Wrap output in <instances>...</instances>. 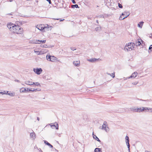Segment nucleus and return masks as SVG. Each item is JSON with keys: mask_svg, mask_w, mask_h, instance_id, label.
Here are the masks:
<instances>
[{"mask_svg": "<svg viewBox=\"0 0 152 152\" xmlns=\"http://www.w3.org/2000/svg\"><path fill=\"white\" fill-rule=\"evenodd\" d=\"M44 142L46 144L49 146L50 147L52 148L53 147V146L47 141L45 140L44 141Z\"/></svg>", "mask_w": 152, "mask_h": 152, "instance_id": "obj_22", "label": "nucleus"}, {"mask_svg": "<svg viewBox=\"0 0 152 152\" xmlns=\"http://www.w3.org/2000/svg\"><path fill=\"white\" fill-rule=\"evenodd\" d=\"M71 7L72 8H79L77 4H76L75 5H71Z\"/></svg>", "mask_w": 152, "mask_h": 152, "instance_id": "obj_26", "label": "nucleus"}, {"mask_svg": "<svg viewBox=\"0 0 152 152\" xmlns=\"http://www.w3.org/2000/svg\"><path fill=\"white\" fill-rule=\"evenodd\" d=\"M34 52L37 54L38 55H39L43 53H42V51L39 52V51H34Z\"/></svg>", "mask_w": 152, "mask_h": 152, "instance_id": "obj_31", "label": "nucleus"}, {"mask_svg": "<svg viewBox=\"0 0 152 152\" xmlns=\"http://www.w3.org/2000/svg\"><path fill=\"white\" fill-rule=\"evenodd\" d=\"M39 86L40 87L41 86V85H40V84L38 82H36L35 83H34V85H33V86L34 87V86Z\"/></svg>", "mask_w": 152, "mask_h": 152, "instance_id": "obj_25", "label": "nucleus"}, {"mask_svg": "<svg viewBox=\"0 0 152 152\" xmlns=\"http://www.w3.org/2000/svg\"><path fill=\"white\" fill-rule=\"evenodd\" d=\"M51 61H50L53 62L56 60V58L54 56H51Z\"/></svg>", "mask_w": 152, "mask_h": 152, "instance_id": "obj_24", "label": "nucleus"}, {"mask_svg": "<svg viewBox=\"0 0 152 152\" xmlns=\"http://www.w3.org/2000/svg\"><path fill=\"white\" fill-rule=\"evenodd\" d=\"M51 56L50 55H47L46 56L47 59L49 61H51Z\"/></svg>", "mask_w": 152, "mask_h": 152, "instance_id": "obj_27", "label": "nucleus"}, {"mask_svg": "<svg viewBox=\"0 0 152 152\" xmlns=\"http://www.w3.org/2000/svg\"><path fill=\"white\" fill-rule=\"evenodd\" d=\"M99 59H97L94 58H92L91 59H87V60L91 63H94Z\"/></svg>", "mask_w": 152, "mask_h": 152, "instance_id": "obj_10", "label": "nucleus"}, {"mask_svg": "<svg viewBox=\"0 0 152 152\" xmlns=\"http://www.w3.org/2000/svg\"><path fill=\"white\" fill-rule=\"evenodd\" d=\"M152 110V108H149V107H144V110Z\"/></svg>", "mask_w": 152, "mask_h": 152, "instance_id": "obj_30", "label": "nucleus"}, {"mask_svg": "<svg viewBox=\"0 0 152 152\" xmlns=\"http://www.w3.org/2000/svg\"><path fill=\"white\" fill-rule=\"evenodd\" d=\"M137 74H138L137 72H134L132 75L128 77H127V78H126V79H124V80H126L127 79H130L131 78H134L137 76Z\"/></svg>", "mask_w": 152, "mask_h": 152, "instance_id": "obj_6", "label": "nucleus"}, {"mask_svg": "<svg viewBox=\"0 0 152 152\" xmlns=\"http://www.w3.org/2000/svg\"><path fill=\"white\" fill-rule=\"evenodd\" d=\"M38 40H32L31 42V43H34V44H37V43H38Z\"/></svg>", "mask_w": 152, "mask_h": 152, "instance_id": "obj_29", "label": "nucleus"}, {"mask_svg": "<svg viewBox=\"0 0 152 152\" xmlns=\"http://www.w3.org/2000/svg\"><path fill=\"white\" fill-rule=\"evenodd\" d=\"M12 1V0H10V1Z\"/></svg>", "mask_w": 152, "mask_h": 152, "instance_id": "obj_53", "label": "nucleus"}, {"mask_svg": "<svg viewBox=\"0 0 152 152\" xmlns=\"http://www.w3.org/2000/svg\"><path fill=\"white\" fill-rule=\"evenodd\" d=\"M151 112H152V110H150Z\"/></svg>", "mask_w": 152, "mask_h": 152, "instance_id": "obj_51", "label": "nucleus"}, {"mask_svg": "<svg viewBox=\"0 0 152 152\" xmlns=\"http://www.w3.org/2000/svg\"><path fill=\"white\" fill-rule=\"evenodd\" d=\"M4 92V93H6V91H4V92Z\"/></svg>", "mask_w": 152, "mask_h": 152, "instance_id": "obj_52", "label": "nucleus"}, {"mask_svg": "<svg viewBox=\"0 0 152 152\" xmlns=\"http://www.w3.org/2000/svg\"><path fill=\"white\" fill-rule=\"evenodd\" d=\"M96 17H97V18H104V16L103 15H100L97 16Z\"/></svg>", "mask_w": 152, "mask_h": 152, "instance_id": "obj_34", "label": "nucleus"}, {"mask_svg": "<svg viewBox=\"0 0 152 152\" xmlns=\"http://www.w3.org/2000/svg\"><path fill=\"white\" fill-rule=\"evenodd\" d=\"M9 94V95L10 96H14V94H13V93H11V94Z\"/></svg>", "mask_w": 152, "mask_h": 152, "instance_id": "obj_38", "label": "nucleus"}, {"mask_svg": "<svg viewBox=\"0 0 152 152\" xmlns=\"http://www.w3.org/2000/svg\"><path fill=\"white\" fill-rule=\"evenodd\" d=\"M41 91V89L39 88H36L35 89H34L33 90H32L31 89H28V91H31V92H34V91Z\"/></svg>", "mask_w": 152, "mask_h": 152, "instance_id": "obj_16", "label": "nucleus"}, {"mask_svg": "<svg viewBox=\"0 0 152 152\" xmlns=\"http://www.w3.org/2000/svg\"><path fill=\"white\" fill-rule=\"evenodd\" d=\"M28 88H22L20 89V91L21 92H27L28 91Z\"/></svg>", "mask_w": 152, "mask_h": 152, "instance_id": "obj_11", "label": "nucleus"}, {"mask_svg": "<svg viewBox=\"0 0 152 152\" xmlns=\"http://www.w3.org/2000/svg\"><path fill=\"white\" fill-rule=\"evenodd\" d=\"M151 35L149 36V37L152 38V34H151Z\"/></svg>", "mask_w": 152, "mask_h": 152, "instance_id": "obj_46", "label": "nucleus"}, {"mask_svg": "<svg viewBox=\"0 0 152 152\" xmlns=\"http://www.w3.org/2000/svg\"><path fill=\"white\" fill-rule=\"evenodd\" d=\"M49 3V4H51V0H46Z\"/></svg>", "mask_w": 152, "mask_h": 152, "instance_id": "obj_41", "label": "nucleus"}, {"mask_svg": "<svg viewBox=\"0 0 152 152\" xmlns=\"http://www.w3.org/2000/svg\"><path fill=\"white\" fill-rule=\"evenodd\" d=\"M138 110L137 112L140 113V112H142L144 111L143 107H142L140 108H138Z\"/></svg>", "mask_w": 152, "mask_h": 152, "instance_id": "obj_21", "label": "nucleus"}, {"mask_svg": "<svg viewBox=\"0 0 152 152\" xmlns=\"http://www.w3.org/2000/svg\"><path fill=\"white\" fill-rule=\"evenodd\" d=\"M72 2L73 4H75L76 3V2L74 1V0H72Z\"/></svg>", "mask_w": 152, "mask_h": 152, "instance_id": "obj_43", "label": "nucleus"}, {"mask_svg": "<svg viewBox=\"0 0 152 152\" xmlns=\"http://www.w3.org/2000/svg\"><path fill=\"white\" fill-rule=\"evenodd\" d=\"M129 15V14L128 12H126V14L122 13L121 15L119 18V20H122L125 18H127Z\"/></svg>", "mask_w": 152, "mask_h": 152, "instance_id": "obj_3", "label": "nucleus"}, {"mask_svg": "<svg viewBox=\"0 0 152 152\" xmlns=\"http://www.w3.org/2000/svg\"><path fill=\"white\" fill-rule=\"evenodd\" d=\"M37 152H43L42 151H41V149H40V150H39V149H37Z\"/></svg>", "mask_w": 152, "mask_h": 152, "instance_id": "obj_42", "label": "nucleus"}, {"mask_svg": "<svg viewBox=\"0 0 152 152\" xmlns=\"http://www.w3.org/2000/svg\"><path fill=\"white\" fill-rule=\"evenodd\" d=\"M135 46V44L134 43H129L126 44L124 48V50L126 51H131L132 50V48H134Z\"/></svg>", "mask_w": 152, "mask_h": 152, "instance_id": "obj_2", "label": "nucleus"}, {"mask_svg": "<svg viewBox=\"0 0 152 152\" xmlns=\"http://www.w3.org/2000/svg\"><path fill=\"white\" fill-rule=\"evenodd\" d=\"M42 70L41 68H34L33 71L37 74L40 75L42 72Z\"/></svg>", "mask_w": 152, "mask_h": 152, "instance_id": "obj_4", "label": "nucleus"}, {"mask_svg": "<svg viewBox=\"0 0 152 152\" xmlns=\"http://www.w3.org/2000/svg\"><path fill=\"white\" fill-rule=\"evenodd\" d=\"M8 91H7V93H8Z\"/></svg>", "mask_w": 152, "mask_h": 152, "instance_id": "obj_54", "label": "nucleus"}, {"mask_svg": "<svg viewBox=\"0 0 152 152\" xmlns=\"http://www.w3.org/2000/svg\"><path fill=\"white\" fill-rule=\"evenodd\" d=\"M107 123L106 121H105L104 122L102 126V128H101L102 129H103L106 128L107 126Z\"/></svg>", "mask_w": 152, "mask_h": 152, "instance_id": "obj_19", "label": "nucleus"}, {"mask_svg": "<svg viewBox=\"0 0 152 152\" xmlns=\"http://www.w3.org/2000/svg\"><path fill=\"white\" fill-rule=\"evenodd\" d=\"M118 6L120 8H123V6L119 3H118Z\"/></svg>", "mask_w": 152, "mask_h": 152, "instance_id": "obj_35", "label": "nucleus"}, {"mask_svg": "<svg viewBox=\"0 0 152 152\" xmlns=\"http://www.w3.org/2000/svg\"><path fill=\"white\" fill-rule=\"evenodd\" d=\"M125 139L126 140V143L129 152H130V144L129 143V137L126 136L125 137Z\"/></svg>", "mask_w": 152, "mask_h": 152, "instance_id": "obj_5", "label": "nucleus"}, {"mask_svg": "<svg viewBox=\"0 0 152 152\" xmlns=\"http://www.w3.org/2000/svg\"><path fill=\"white\" fill-rule=\"evenodd\" d=\"M15 24L12 23H8L7 25V26L11 31L13 27L14 26Z\"/></svg>", "mask_w": 152, "mask_h": 152, "instance_id": "obj_7", "label": "nucleus"}, {"mask_svg": "<svg viewBox=\"0 0 152 152\" xmlns=\"http://www.w3.org/2000/svg\"><path fill=\"white\" fill-rule=\"evenodd\" d=\"M38 42H42V43H45L46 42V40H38Z\"/></svg>", "mask_w": 152, "mask_h": 152, "instance_id": "obj_33", "label": "nucleus"}, {"mask_svg": "<svg viewBox=\"0 0 152 152\" xmlns=\"http://www.w3.org/2000/svg\"><path fill=\"white\" fill-rule=\"evenodd\" d=\"M0 94H7V93H4L3 92H0Z\"/></svg>", "mask_w": 152, "mask_h": 152, "instance_id": "obj_44", "label": "nucleus"}, {"mask_svg": "<svg viewBox=\"0 0 152 152\" xmlns=\"http://www.w3.org/2000/svg\"><path fill=\"white\" fill-rule=\"evenodd\" d=\"M103 130H104L106 132H109V129L108 127H106V128Z\"/></svg>", "mask_w": 152, "mask_h": 152, "instance_id": "obj_32", "label": "nucleus"}, {"mask_svg": "<svg viewBox=\"0 0 152 152\" xmlns=\"http://www.w3.org/2000/svg\"><path fill=\"white\" fill-rule=\"evenodd\" d=\"M71 49L73 51L75 50H76V49L74 47H71Z\"/></svg>", "mask_w": 152, "mask_h": 152, "instance_id": "obj_39", "label": "nucleus"}, {"mask_svg": "<svg viewBox=\"0 0 152 152\" xmlns=\"http://www.w3.org/2000/svg\"><path fill=\"white\" fill-rule=\"evenodd\" d=\"M149 50H150L151 51H152V45L150 46L149 48Z\"/></svg>", "mask_w": 152, "mask_h": 152, "instance_id": "obj_36", "label": "nucleus"}, {"mask_svg": "<svg viewBox=\"0 0 152 152\" xmlns=\"http://www.w3.org/2000/svg\"><path fill=\"white\" fill-rule=\"evenodd\" d=\"M64 20V19L61 20H60V21H63Z\"/></svg>", "mask_w": 152, "mask_h": 152, "instance_id": "obj_50", "label": "nucleus"}, {"mask_svg": "<svg viewBox=\"0 0 152 152\" xmlns=\"http://www.w3.org/2000/svg\"><path fill=\"white\" fill-rule=\"evenodd\" d=\"M93 137L94 139L96 140L97 141L99 142V143H101V141L99 139V138L95 135H94V132L93 133Z\"/></svg>", "mask_w": 152, "mask_h": 152, "instance_id": "obj_13", "label": "nucleus"}, {"mask_svg": "<svg viewBox=\"0 0 152 152\" xmlns=\"http://www.w3.org/2000/svg\"><path fill=\"white\" fill-rule=\"evenodd\" d=\"M138 100H140V101H148L149 100H142V99H138Z\"/></svg>", "mask_w": 152, "mask_h": 152, "instance_id": "obj_40", "label": "nucleus"}, {"mask_svg": "<svg viewBox=\"0 0 152 152\" xmlns=\"http://www.w3.org/2000/svg\"><path fill=\"white\" fill-rule=\"evenodd\" d=\"M143 23L144 22L143 21L140 22L138 24V26L140 28H141L142 26Z\"/></svg>", "mask_w": 152, "mask_h": 152, "instance_id": "obj_20", "label": "nucleus"}, {"mask_svg": "<svg viewBox=\"0 0 152 152\" xmlns=\"http://www.w3.org/2000/svg\"><path fill=\"white\" fill-rule=\"evenodd\" d=\"M55 124H56V125H55V124L51 125H50V126L53 129V127H55L56 128V129L58 130V124L57 123H55Z\"/></svg>", "mask_w": 152, "mask_h": 152, "instance_id": "obj_12", "label": "nucleus"}, {"mask_svg": "<svg viewBox=\"0 0 152 152\" xmlns=\"http://www.w3.org/2000/svg\"><path fill=\"white\" fill-rule=\"evenodd\" d=\"M30 137L33 139H34L35 138V134L34 132L31 133L30 134Z\"/></svg>", "mask_w": 152, "mask_h": 152, "instance_id": "obj_17", "label": "nucleus"}, {"mask_svg": "<svg viewBox=\"0 0 152 152\" xmlns=\"http://www.w3.org/2000/svg\"><path fill=\"white\" fill-rule=\"evenodd\" d=\"M96 22L97 23H99L98 21V20H97L96 21Z\"/></svg>", "mask_w": 152, "mask_h": 152, "instance_id": "obj_49", "label": "nucleus"}, {"mask_svg": "<svg viewBox=\"0 0 152 152\" xmlns=\"http://www.w3.org/2000/svg\"><path fill=\"white\" fill-rule=\"evenodd\" d=\"M130 110L131 111L137 112L138 109L137 107H132L130 108Z\"/></svg>", "mask_w": 152, "mask_h": 152, "instance_id": "obj_9", "label": "nucleus"}, {"mask_svg": "<svg viewBox=\"0 0 152 152\" xmlns=\"http://www.w3.org/2000/svg\"><path fill=\"white\" fill-rule=\"evenodd\" d=\"M15 81L18 82H19V80H15Z\"/></svg>", "mask_w": 152, "mask_h": 152, "instance_id": "obj_47", "label": "nucleus"}, {"mask_svg": "<svg viewBox=\"0 0 152 152\" xmlns=\"http://www.w3.org/2000/svg\"><path fill=\"white\" fill-rule=\"evenodd\" d=\"M73 64L75 66H79L80 65V61H74Z\"/></svg>", "mask_w": 152, "mask_h": 152, "instance_id": "obj_15", "label": "nucleus"}, {"mask_svg": "<svg viewBox=\"0 0 152 152\" xmlns=\"http://www.w3.org/2000/svg\"><path fill=\"white\" fill-rule=\"evenodd\" d=\"M106 74L108 75H110L113 78H114L115 77L114 72H113V73H112L111 74H110L109 73H108V72H107Z\"/></svg>", "mask_w": 152, "mask_h": 152, "instance_id": "obj_23", "label": "nucleus"}, {"mask_svg": "<svg viewBox=\"0 0 152 152\" xmlns=\"http://www.w3.org/2000/svg\"><path fill=\"white\" fill-rule=\"evenodd\" d=\"M12 32L13 33L17 34H21L23 31L22 28L18 25H16L15 24L14 26L13 27Z\"/></svg>", "mask_w": 152, "mask_h": 152, "instance_id": "obj_1", "label": "nucleus"}, {"mask_svg": "<svg viewBox=\"0 0 152 152\" xmlns=\"http://www.w3.org/2000/svg\"><path fill=\"white\" fill-rule=\"evenodd\" d=\"M141 42H142L141 39H138V41L136 42V43L135 44V45H136V46H138L140 45L141 44Z\"/></svg>", "mask_w": 152, "mask_h": 152, "instance_id": "obj_14", "label": "nucleus"}, {"mask_svg": "<svg viewBox=\"0 0 152 152\" xmlns=\"http://www.w3.org/2000/svg\"><path fill=\"white\" fill-rule=\"evenodd\" d=\"M37 120H38V121H39V117H37Z\"/></svg>", "mask_w": 152, "mask_h": 152, "instance_id": "obj_48", "label": "nucleus"}, {"mask_svg": "<svg viewBox=\"0 0 152 152\" xmlns=\"http://www.w3.org/2000/svg\"><path fill=\"white\" fill-rule=\"evenodd\" d=\"M24 83L25 84L29 86H33L34 84V82L29 80H26L24 82Z\"/></svg>", "mask_w": 152, "mask_h": 152, "instance_id": "obj_8", "label": "nucleus"}, {"mask_svg": "<svg viewBox=\"0 0 152 152\" xmlns=\"http://www.w3.org/2000/svg\"><path fill=\"white\" fill-rule=\"evenodd\" d=\"M95 152H102L101 148H96L94 150Z\"/></svg>", "mask_w": 152, "mask_h": 152, "instance_id": "obj_18", "label": "nucleus"}, {"mask_svg": "<svg viewBox=\"0 0 152 152\" xmlns=\"http://www.w3.org/2000/svg\"><path fill=\"white\" fill-rule=\"evenodd\" d=\"M101 27H98L95 28V30L96 31H99L101 30Z\"/></svg>", "mask_w": 152, "mask_h": 152, "instance_id": "obj_28", "label": "nucleus"}, {"mask_svg": "<svg viewBox=\"0 0 152 152\" xmlns=\"http://www.w3.org/2000/svg\"><path fill=\"white\" fill-rule=\"evenodd\" d=\"M138 83V81H136L135 82L132 83V84L134 85H136Z\"/></svg>", "mask_w": 152, "mask_h": 152, "instance_id": "obj_37", "label": "nucleus"}, {"mask_svg": "<svg viewBox=\"0 0 152 152\" xmlns=\"http://www.w3.org/2000/svg\"><path fill=\"white\" fill-rule=\"evenodd\" d=\"M47 45H43V47L44 48H46L47 47Z\"/></svg>", "mask_w": 152, "mask_h": 152, "instance_id": "obj_45", "label": "nucleus"}]
</instances>
